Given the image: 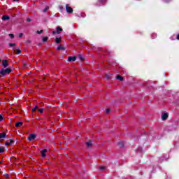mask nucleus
Listing matches in <instances>:
<instances>
[{"label":"nucleus","instance_id":"f257e3e1","mask_svg":"<svg viewBox=\"0 0 179 179\" xmlns=\"http://www.w3.org/2000/svg\"><path fill=\"white\" fill-rule=\"evenodd\" d=\"M11 72L10 69H2L1 71V76H5L6 75H9V73Z\"/></svg>","mask_w":179,"mask_h":179},{"label":"nucleus","instance_id":"f03ea898","mask_svg":"<svg viewBox=\"0 0 179 179\" xmlns=\"http://www.w3.org/2000/svg\"><path fill=\"white\" fill-rule=\"evenodd\" d=\"M56 31H52V34L53 35H55V34H61V32L62 31V28H61L60 27H57L56 28Z\"/></svg>","mask_w":179,"mask_h":179},{"label":"nucleus","instance_id":"7ed1b4c3","mask_svg":"<svg viewBox=\"0 0 179 179\" xmlns=\"http://www.w3.org/2000/svg\"><path fill=\"white\" fill-rule=\"evenodd\" d=\"M66 10L67 13H73V9L71 8V6H69V4L66 5Z\"/></svg>","mask_w":179,"mask_h":179},{"label":"nucleus","instance_id":"20e7f679","mask_svg":"<svg viewBox=\"0 0 179 179\" xmlns=\"http://www.w3.org/2000/svg\"><path fill=\"white\" fill-rule=\"evenodd\" d=\"M68 61L69 62H75V61H76V56L69 57Z\"/></svg>","mask_w":179,"mask_h":179},{"label":"nucleus","instance_id":"39448f33","mask_svg":"<svg viewBox=\"0 0 179 179\" xmlns=\"http://www.w3.org/2000/svg\"><path fill=\"white\" fill-rule=\"evenodd\" d=\"M29 141H34L36 139V135L34 134H30L28 137Z\"/></svg>","mask_w":179,"mask_h":179},{"label":"nucleus","instance_id":"423d86ee","mask_svg":"<svg viewBox=\"0 0 179 179\" xmlns=\"http://www.w3.org/2000/svg\"><path fill=\"white\" fill-rule=\"evenodd\" d=\"M41 155L43 156V157H45L46 155H47V150L44 149L43 150L41 151Z\"/></svg>","mask_w":179,"mask_h":179},{"label":"nucleus","instance_id":"0eeeda50","mask_svg":"<svg viewBox=\"0 0 179 179\" xmlns=\"http://www.w3.org/2000/svg\"><path fill=\"white\" fill-rule=\"evenodd\" d=\"M2 65H3V66H4V68H6V67L8 66L9 64H8V61L3 60L2 61Z\"/></svg>","mask_w":179,"mask_h":179},{"label":"nucleus","instance_id":"6e6552de","mask_svg":"<svg viewBox=\"0 0 179 179\" xmlns=\"http://www.w3.org/2000/svg\"><path fill=\"white\" fill-rule=\"evenodd\" d=\"M168 117H169V114H167V113H164V114L162 115V119L164 121L165 120H167Z\"/></svg>","mask_w":179,"mask_h":179},{"label":"nucleus","instance_id":"1a4fd4ad","mask_svg":"<svg viewBox=\"0 0 179 179\" xmlns=\"http://www.w3.org/2000/svg\"><path fill=\"white\" fill-rule=\"evenodd\" d=\"M13 143V140H10V141L6 142L5 145L6 146H9Z\"/></svg>","mask_w":179,"mask_h":179},{"label":"nucleus","instance_id":"9d476101","mask_svg":"<svg viewBox=\"0 0 179 179\" xmlns=\"http://www.w3.org/2000/svg\"><path fill=\"white\" fill-rule=\"evenodd\" d=\"M57 51H59L60 50H65V48L62 45H59L57 48Z\"/></svg>","mask_w":179,"mask_h":179},{"label":"nucleus","instance_id":"9b49d317","mask_svg":"<svg viewBox=\"0 0 179 179\" xmlns=\"http://www.w3.org/2000/svg\"><path fill=\"white\" fill-rule=\"evenodd\" d=\"M116 79H117V80H120L121 82H122V80H124V78H122V76L117 75L116 76Z\"/></svg>","mask_w":179,"mask_h":179},{"label":"nucleus","instance_id":"f8f14e48","mask_svg":"<svg viewBox=\"0 0 179 179\" xmlns=\"http://www.w3.org/2000/svg\"><path fill=\"white\" fill-rule=\"evenodd\" d=\"M22 125H23V122H18L15 123V127H22Z\"/></svg>","mask_w":179,"mask_h":179},{"label":"nucleus","instance_id":"ddd939ff","mask_svg":"<svg viewBox=\"0 0 179 179\" xmlns=\"http://www.w3.org/2000/svg\"><path fill=\"white\" fill-rule=\"evenodd\" d=\"M2 20H9V16L8 15H3Z\"/></svg>","mask_w":179,"mask_h":179},{"label":"nucleus","instance_id":"4468645a","mask_svg":"<svg viewBox=\"0 0 179 179\" xmlns=\"http://www.w3.org/2000/svg\"><path fill=\"white\" fill-rule=\"evenodd\" d=\"M55 41L57 43V44H59V43H61V38H56Z\"/></svg>","mask_w":179,"mask_h":179},{"label":"nucleus","instance_id":"2eb2a0df","mask_svg":"<svg viewBox=\"0 0 179 179\" xmlns=\"http://www.w3.org/2000/svg\"><path fill=\"white\" fill-rule=\"evenodd\" d=\"M6 138V134L5 133H0V138Z\"/></svg>","mask_w":179,"mask_h":179},{"label":"nucleus","instance_id":"dca6fc26","mask_svg":"<svg viewBox=\"0 0 179 179\" xmlns=\"http://www.w3.org/2000/svg\"><path fill=\"white\" fill-rule=\"evenodd\" d=\"M3 152H5V148L0 147V153H3Z\"/></svg>","mask_w":179,"mask_h":179},{"label":"nucleus","instance_id":"f3484780","mask_svg":"<svg viewBox=\"0 0 179 179\" xmlns=\"http://www.w3.org/2000/svg\"><path fill=\"white\" fill-rule=\"evenodd\" d=\"M87 146L89 148L92 145V141H89L86 143Z\"/></svg>","mask_w":179,"mask_h":179},{"label":"nucleus","instance_id":"a211bd4d","mask_svg":"<svg viewBox=\"0 0 179 179\" xmlns=\"http://www.w3.org/2000/svg\"><path fill=\"white\" fill-rule=\"evenodd\" d=\"M38 113H40V114H43L44 110L43 108L38 109Z\"/></svg>","mask_w":179,"mask_h":179},{"label":"nucleus","instance_id":"6ab92c4d","mask_svg":"<svg viewBox=\"0 0 179 179\" xmlns=\"http://www.w3.org/2000/svg\"><path fill=\"white\" fill-rule=\"evenodd\" d=\"M37 108H38V106H36L32 109L33 113H34V111H36V110H37Z\"/></svg>","mask_w":179,"mask_h":179},{"label":"nucleus","instance_id":"aec40b11","mask_svg":"<svg viewBox=\"0 0 179 179\" xmlns=\"http://www.w3.org/2000/svg\"><path fill=\"white\" fill-rule=\"evenodd\" d=\"M47 40H48V37H44V38H43V41L44 43H45V41H47Z\"/></svg>","mask_w":179,"mask_h":179},{"label":"nucleus","instance_id":"412c9836","mask_svg":"<svg viewBox=\"0 0 179 179\" xmlns=\"http://www.w3.org/2000/svg\"><path fill=\"white\" fill-rule=\"evenodd\" d=\"M20 50H15V54H20Z\"/></svg>","mask_w":179,"mask_h":179},{"label":"nucleus","instance_id":"4be33fe9","mask_svg":"<svg viewBox=\"0 0 179 179\" xmlns=\"http://www.w3.org/2000/svg\"><path fill=\"white\" fill-rule=\"evenodd\" d=\"M50 8L48 6L45 7V8L43 10V12H47Z\"/></svg>","mask_w":179,"mask_h":179},{"label":"nucleus","instance_id":"5701e85b","mask_svg":"<svg viewBox=\"0 0 179 179\" xmlns=\"http://www.w3.org/2000/svg\"><path fill=\"white\" fill-rule=\"evenodd\" d=\"M3 121V116L2 115H0V122Z\"/></svg>","mask_w":179,"mask_h":179},{"label":"nucleus","instance_id":"b1692460","mask_svg":"<svg viewBox=\"0 0 179 179\" xmlns=\"http://www.w3.org/2000/svg\"><path fill=\"white\" fill-rule=\"evenodd\" d=\"M101 3H104L107 0H99Z\"/></svg>","mask_w":179,"mask_h":179},{"label":"nucleus","instance_id":"393cba45","mask_svg":"<svg viewBox=\"0 0 179 179\" xmlns=\"http://www.w3.org/2000/svg\"><path fill=\"white\" fill-rule=\"evenodd\" d=\"M9 45H10V47H15V43H10Z\"/></svg>","mask_w":179,"mask_h":179},{"label":"nucleus","instance_id":"a878e982","mask_svg":"<svg viewBox=\"0 0 179 179\" xmlns=\"http://www.w3.org/2000/svg\"><path fill=\"white\" fill-rule=\"evenodd\" d=\"M41 33H43V30L37 31V34H41Z\"/></svg>","mask_w":179,"mask_h":179},{"label":"nucleus","instance_id":"bb28decb","mask_svg":"<svg viewBox=\"0 0 179 179\" xmlns=\"http://www.w3.org/2000/svg\"><path fill=\"white\" fill-rule=\"evenodd\" d=\"M9 36L10 37V38H13L14 35H13V34H9Z\"/></svg>","mask_w":179,"mask_h":179},{"label":"nucleus","instance_id":"cd10ccee","mask_svg":"<svg viewBox=\"0 0 179 179\" xmlns=\"http://www.w3.org/2000/svg\"><path fill=\"white\" fill-rule=\"evenodd\" d=\"M19 37H20V38L23 37V33H20V34H19Z\"/></svg>","mask_w":179,"mask_h":179},{"label":"nucleus","instance_id":"c85d7f7f","mask_svg":"<svg viewBox=\"0 0 179 179\" xmlns=\"http://www.w3.org/2000/svg\"><path fill=\"white\" fill-rule=\"evenodd\" d=\"M104 169H106V167H104V166H101L100 167V170H104Z\"/></svg>","mask_w":179,"mask_h":179},{"label":"nucleus","instance_id":"c756f323","mask_svg":"<svg viewBox=\"0 0 179 179\" xmlns=\"http://www.w3.org/2000/svg\"><path fill=\"white\" fill-rule=\"evenodd\" d=\"M59 9H61V10H62L64 9V7L62 6H60Z\"/></svg>","mask_w":179,"mask_h":179},{"label":"nucleus","instance_id":"7c9ffc66","mask_svg":"<svg viewBox=\"0 0 179 179\" xmlns=\"http://www.w3.org/2000/svg\"><path fill=\"white\" fill-rule=\"evenodd\" d=\"M106 113H110V108L106 109Z\"/></svg>","mask_w":179,"mask_h":179},{"label":"nucleus","instance_id":"2f4dec72","mask_svg":"<svg viewBox=\"0 0 179 179\" xmlns=\"http://www.w3.org/2000/svg\"><path fill=\"white\" fill-rule=\"evenodd\" d=\"M177 39L179 40V34L177 36Z\"/></svg>","mask_w":179,"mask_h":179},{"label":"nucleus","instance_id":"473e14b6","mask_svg":"<svg viewBox=\"0 0 179 179\" xmlns=\"http://www.w3.org/2000/svg\"><path fill=\"white\" fill-rule=\"evenodd\" d=\"M27 22H30L31 20H30V19H27Z\"/></svg>","mask_w":179,"mask_h":179},{"label":"nucleus","instance_id":"72a5a7b5","mask_svg":"<svg viewBox=\"0 0 179 179\" xmlns=\"http://www.w3.org/2000/svg\"><path fill=\"white\" fill-rule=\"evenodd\" d=\"M6 177H9V175H6Z\"/></svg>","mask_w":179,"mask_h":179},{"label":"nucleus","instance_id":"f704fd0d","mask_svg":"<svg viewBox=\"0 0 179 179\" xmlns=\"http://www.w3.org/2000/svg\"><path fill=\"white\" fill-rule=\"evenodd\" d=\"M14 1H17V0H14Z\"/></svg>","mask_w":179,"mask_h":179}]
</instances>
